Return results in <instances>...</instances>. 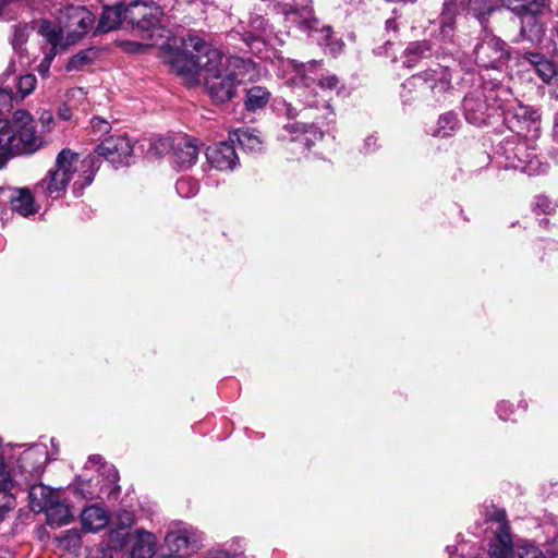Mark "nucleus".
I'll use <instances>...</instances> for the list:
<instances>
[{
  "label": "nucleus",
  "mask_w": 558,
  "mask_h": 558,
  "mask_svg": "<svg viewBox=\"0 0 558 558\" xmlns=\"http://www.w3.org/2000/svg\"><path fill=\"white\" fill-rule=\"evenodd\" d=\"M205 68V86L216 104H225L238 96L239 87L255 74L254 63L239 57H226L217 49L209 53Z\"/></svg>",
  "instance_id": "obj_1"
},
{
  "label": "nucleus",
  "mask_w": 558,
  "mask_h": 558,
  "mask_svg": "<svg viewBox=\"0 0 558 558\" xmlns=\"http://www.w3.org/2000/svg\"><path fill=\"white\" fill-rule=\"evenodd\" d=\"M96 172V156H86L80 160L78 154L63 148L56 157L54 166L36 185V193L58 198L73 181L74 193L78 194L88 186Z\"/></svg>",
  "instance_id": "obj_2"
},
{
  "label": "nucleus",
  "mask_w": 558,
  "mask_h": 558,
  "mask_svg": "<svg viewBox=\"0 0 558 558\" xmlns=\"http://www.w3.org/2000/svg\"><path fill=\"white\" fill-rule=\"evenodd\" d=\"M287 116L289 119L301 118V121L287 123L280 134V138L289 142H299L303 149H308L317 141L323 138V128L333 123L335 112L329 100H311L306 96L304 107L296 110L291 105H287Z\"/></svg>",
  "instance_id": "obj_3"
},
{
  "label": "nucleus",
  "mask_w": 558,
  "mask_h": 558,
  "mask_svg": "<svg viewBox=\"0 0 558 558\" xmlns=\"http://www.w3.org/2000/svg\"><path fill=\"white\" fill-rule=\"evenodd\" d=\"M288 28L295 27L313 37L332 54L340 52L343 43L333 37L332 28L314 14L312 0H274Z\"/></svg>",
  "instance_id": "obj_4"
},
{
  "label": "nucleus",
  "mask_w": 558,
  "mask_h": 558,
  "mask_svg": "<svg viewBox=\"0 0 558 558\" xmlns=\"http://www.w3.org/2000/svg\"><path fill=\"white\" fill-rule=\"evenodd\" d=\"M0 134L7 156L34 154L45 144L33 116L23 109L14 111L11 121L0 118Z\"/></svg>",
  "instance_id": "obj_5"
},
{
  "label": "nucleus",
  "mask_w": 558,
  "mask_h": 558,
  "mask_svg": "<svg viewBox=\"0 0 558 558\" xmlns=\"http://www.w3.org/2000/svg\"><path fill=\"white\" fill-rule=\"evenodd\" d=\"M497 155L499 165L505 169L519 170L527 175H538L548 169L545 158L538 154L537 145L526 137L506 138Z\"/></svg>",
  "instance_id": "obj_6"
},
{
  "label": "nucleus",
  "mask_w": 558,
  "mask_h": 558,
  "mask_svg": "<svg viewBox=\"0 0 558 558\" xmlns=\"http://www.w3.org/2000/svg\"><path fill=\"white\" fill-rule=\"evenodd\" d=\"M414 89L416 98L428 105L442 104L452 96L449 66L436 64L434 68L413 75L403 84V92Z\"/></svg>",
  "instance_id": "obj_7"
},
{
  "label": "nucleus",
  "mask_w": 558,
  "mask_h": 558,
  "mask_svg": "<svg viewBox=\"0 0 558 558\" xmlns=\"http://www.w3.org/2000/svg\"><path fill=\"white\" fill-rule=\"evenodd\" d=\"M287 82L296 87H304L308 93L315 92L318 87L324 93H338L340 87L339 78L329 72H324L316 61L300 63L296 60L288 59L283 62Z\"/></svg>",
  "instance_id": "obj_8"
},
{
  "label": "nucleus",
  "mask_w": 558,
  "mask_h": 558,
  "mask_svg": "<svg viewBox=\"0 0 558 558\" xmlns=\"http://www.w3.org/2000/svg\"><path fill=\"white\" fill-rule=\"evenodd\" d=\"M216 50L217 48L205 43L198 36L190 35L184 40V52L172 59L171 68L179 75L195 77L199 72L205 73V68L202 65L203 60H206L209 53Z\"/></svg>",
  "instance_id": "obj_9"
},
{
  "label": "nucleus",
  "mask_w": 558,
  "mask_h": 558,
  "mask_svg": "<svg viewBox=\"0 0 558 558\" xmlns=\"http://www.w3.org/2000/svg\"><path fill=\"white\" fill-rule=\"evenodd\" d=\"M475 62L485 69L498 71L509 59L508 46L499 37L485 32L474 48Z\"/></svg>",
  "instance_id": "obj_10"
},
{
  "label": "nucleus",
  "mask_w": 558,
  "mask_h": 558,
  "mask_svg": "<svg viewBox=\"0 0 558 558\" xmlns=\"http://www.w3.org/2000/svg\"><path fill=\"white\" fill-rule=\"evenodd\" d=\"M57 21L68 36V44H75L92 27L93 14L83 7L65 5L59 11Z\"/></svg>",
  "instance_id": "obj_11"
},
{
  "label": "nucleus",
  "mask_w": 558,
  "mask_h": 558,
  "mask_svg": "<svg viewBox=\"0 0 558 558\" xmlns=\"http://www.w3.org/2000/svg\"><path fill=\"white\" fill-rule=\"evenodd\" d=\"M158 145L162 148H170L171 161L179 170H187L193 167L201 151L199 142L186 135L161 138Z\"/></svg>",
  "instance_id": "obj_12"
},
{
  "label": "nucleus",
  "mask_w": 558,
  "mask_h": 558,
  "mask_svg": "<svg viewBox=\"0 0 558 558\" xmlns=\"http://www.w3.org/2000/svg\"><path fill=\"white\" fill-rule=\"evenodd\" d=\"M133 143L124 134L112 135L105 138L97 147L94 154L88 156H96V170L99 168V157H104L107 161L114 167L129 165L133 156Z\"/></svg>",
  "instance_id": "obj_13"
},
{
  "label": "nucleus",
  "mask_w": 558,
  "mask_h": 558,
  "mask_svg": "<svg viewBox=\"0 0 558 558\" xmlns=\"http://www.w3.org/2000/svg\"><path fill=\"white\" fill-rule=\"evenodd\" d=\"M165 544L174 554L191 555L203 547L204 535L189 524H180L166 533Z\"/></svg>",
  "instance_id": "obj_14"
},
{
  "label": "nucleus",
  "mask_w": 558,
  "mask_h": 558,
  "mask_svg": "<svg viewBox=\"0 0 558 558\" xmlns=\"http://www.w3.org/2000/svg\"><path fill=\"white\" fill-rule=\"evenodd\" d=\"M48 462V450L44 444H35L23 449L17 458V471L24 482H36L40 478Z\"/></svg>",
  "instance_id": "obj_15"
},
{
  "label": "nucleus",
  "mask_w": 558,
  "mask_h": 558,
  "mask_svg": "<svg viewBox=\"0 0 558 558\" xmlns=\"http://www.w3.org/2000/svg\"><path fill=\"white\" fill-rule=\"evenodd\" d=\"M465 120L474 125H483L494 110L482 85L470 90L462 101Z\"/></svg>",
  "instance_id": "obj_16"
},
{
  "label": "nucleus",
  "mask_w": 558,
  "mask_h": 558,
  "mask_svg": "<svg viewBox=\"0 0 558 558\" xmlns=\"http://www.w3.org/2000/svg\"><path fill=\"white\" fill-rule=\"evenodd\" d=\"M161 13L159 5L141 0H135L123 7L124 21L140 31H148L154 27L158 23Z\"/></svg>",
  "instance_id": "obj_17"
},
{
  "label": "nucleus",
  "mask_w": 558,
  "mask_h": 558,
  "mask_svg": "<svg viewBox=\"0 0 558 558\" xmlns=\"http://www.w3.org/2000/svg\"><path fill=\"white\" fill-rule=\"evenodd\" d=\"M481 80V85L488 96L493 110L500 109L505 114L511 113V108L517 102L511 88L504 84L499 77L493 76L490 73H482Z\"/></svg>",
  "instance_id": "obj_18"
},
{
  "label": "nucleus",
  "mask_w": 558,
  "mask_h": 558,
  "mask_svg": "<svg viewBox=\"0 0 558 558\" xmlns=\"http://www.w3.org/2000/svg\"><path fill=\"white\" fill-rule=\"evenodd\" d=\"M10 203L14 213L23 217L35 215L39 205L27 187H0V203Z\"/></svg>",
  "instance_id": "obj_19"
},
{
  "label": "nucleus",
  "mask_w": 558,
  "mask_h": 558,
  "mask_svg": "<svg viewBox=\"0 0 558 558\" xmlns=\"http://www.w3.org/2000/svg\"><path fill=\"white\" fill-rule=\"evenodd\" d=\"M493 520L497 526L494 530L495 541L490 545L489 555L492 558H511L512 538L505 510H496Z\"/></svg>",
  "instance_id": "obj_20"
},
{
  "label": "nucleus",
  "mask_w": 558,
  "mask_h": 558,
  "mask_svg": "<svg viewBox=\"0 0 558 558\" xmlns=\"http://www.w3.org/2000/svg\"><path fill=\"white\" fill-rule=\"evenodd\" d=\"M37 33L47 44V46H43L46 48V52L58 54L72 45L68 44V36L58 21L54 23L49 20H40L37 24Z\"/></svg>",
  "instance_id": "obj_21"
},
{
  "label": "nucleus",
  "mask_w": 558,
  "mask_h": 558,
  "mask_svg": "<svg viewBox=\"0 0 558 558\" xmlns=\"http://www.w3.org/2000/svg\"><path fill=\"white\" fill-rule=\"evenodd\" d=\"M206 159L210 167L218 171H232L239 162L233 145L228 142L209 146L206 150Z\"/></svg>",
  "instance_id": "obj_22"
},
{
  "label": "nucleus",
  "mask_w": 558,
  "mask_h": 558,
  "mask_svg": "<svg viewBox=\"0 0 558 558\" xmlns=\"http://www.w3.org/2000/svg\"><path fill=\"white\" fill-rule=\"evenodd\" d=\"M126 544L132 558H151L156 554V536L143 529L129 533Z\"/></svg>",
  "instance_id": "obj_23"
},
{
  "label": "nucleus",
  "mask_w": 558,
  "mask_h": 558,
  "mask_svg": "<svg viewBox=\"0 0 558 558\" xmlns=\"http://www.w3.org/2000/svg\"><path fill=\"white\" fill-rule=\"evenodd\" d=\"M518 17L532 15L533 17H547L549 0H499Z\"/></svg>",
  "instance_id": "obj_24"
},
{
  "label": "nucleus",
  "mask_w": 558,
  "mask_h": 558,
  "mask_svg": "<svg viewBox=\"0 0 558 558\" xmlns=\"http://www.w3.org/2000/svg\"><path fill=\"white\" fill-rule=\"evenodd\" d=\"M522 64H527V70L534 71L544 83H549L557 75V68L554 62L543 54L533 51H526L521 57Z\"/></svg>",
  "instance_id": "obj_25"
},
{
  "label": "nucleus",
  "mask_w": 558,
  "mask_h": 558,
  "mask_svg": "<svg viewBox=\"0 0 558 558\" xmlns=\"http://www.w3.org/2000/svg\"><path fill=\"white\" fill-rule=\"evenodd\" d=\"M510 118L517 120V136H520V134L525 130H533L534 132L538 130L539 116L536 110L529 106H523L515 102V105H513L511 108V113L506 114L507 120Z\"/></svg>",
  "instance_id": "obj_26"
},
{
  "label": "nucleus",
  "mask_w": 558,
  "mask_h": 558,
  "mask_svg": "<svg viewBox=\"0 0 558 558\" xmlns=\"http://www.w3.org/2000/svg\"><path fill=\"white\" fill-rule=\"evenodd\" d=\"M28 486L31 509L34 512H43L58 496L48 486L36 482H25Z\"/></svg>",
  "instance_id": "obj_27"
},
{
  "label": "nucleus",
  "mask_w": 558,
  "mask_h": 558,
  "mask_svg": "<svg viewBox=\"0 0 558 558\" xmlns=\"http://www.w3.org/2000/svg\"><path fill=\"white\" fill-rule=\"evenodd\" d=\"M521 20L520 36L531 44L538 45L543 41L546 31L547 17H533L525 15Z\"/></svg>",
  "instance_id": "obj_28"
},
{
  "label": "nucleus",
  "mask_w": 558,
  "mask_h": 558,
  "mask_svg": "<svg viewBox=\"0 0 558 558\" xmlns=\"http://www.w3.org/2000/svg\"><path fill=\"white\" fill-rule=\"evenodd\" d=\"M46 513L47 523L52 527H59L73 520L70 506L59 501L58 497L43 511Z\"/></svg>",
  "instance_id": "obj_29"
},
{
  "label": "nucleus",
  "mask_w": 558,
  "mask_h": 558,
  "mask_svg": "<svg viewBox=\"0 0 558 558\" xmlns=\"http://www.w3.org/2000/svg\"><path fill=\"white\" fill-rule=\"evenodd\" d=\"M81 522L85 531L97 532L107 525L108 515L105 509L93 505L82 511Z\"/></svg>",
  "instance_id": "obj_30"
},
{
  "label": "nucleus",
  "mask_w": 558,
  "mask_h": 558,
  "mask_svg": "<svg viewBox=\"0 0 558 558\" xmlns=\"http://www.w3.org/2000/svg\"><path fill=\"white\" fill-rule=\"evenodd\" d=\"M462 0H445L444 9L440 15V34L445 39H449L454 31V17Z\"/></svg>",
  "instance_id": "obj_31"
},
{
  "label": "nucleus",
  "mask_w": 558,
  "mask_h": 558,
  "mask_svg": "<svg viewBox=\"0 0 558 558\" xmlns=\"http://www.w3.org/2000/svg\"><path fill=\"white\" fill-rule=\"evenodd\" d=\"M122 21H124L122 4L105 7L97 26V32L108 33L113 31L120 26Z\"/></svg>",
  "instance_id": "obj_32"
},
{
  "label": "nucleus",
  "mask_w": 558,
  "mask_h": 558,
  "mask_svg": "<svg viewBox=\"0 0 558 558\" xmlns=\"http://www.w3.org/2000/svg\"><path fill=\"white\" fill-rule=\"evenodd\" d=\"M251 36L244 40L250 44V40L263 39L270 40L272 37L278 38L280 43H283L281 37L274 34L272 27L269 26L267 20L260 15H251L250 21Z\"/></svg>",
  "instance_id": "obj_33"
},
{
  "label": "nucleus",
  "mask_w": 558,
  "mask_h": 558,
  "mask_svg": "<svg viewBox=\"0 0 558 558\" xmlns=\"http://www.w3.org/2000/svg\"><path fill=\"white\" fill-rule=\"evenodd\" d=\"M432 47L428 41L410 43L403 52V63L408 68L415 66L420 60L430 56Z\"/></svg>",
  "instance_id": "obj_34"
},
{
  "label": "nucleus",
  "mask_w": 558,
  "mask_h": 558,
  "mask_svg": "<svg viewBox=\"0 0 558 558\" xmlns=\"http://www.w3.org/2000/svg\"><path fill=\"white\" fill-rule=\"evenodd\" d=\"M240 146L250 153H258L263 148V141L256 130L239 129L234 133Z\"/></svg>",
  "instance_id": "obj_35"
},
{
  "label": "nucleus",
  "mask_w": 558,
  "mask_h": 558,
  "mask_svg": "<svg viewBox=\"0 0 558 558\" xmlns=\"http://www.w3.org/2000/svg\"><path fill=\"white\" fill-rule=\"evenodd\" d=\"M269 92L262 86H254L246 92L245 108L255 111L265 107L269 100Z\"/></svg>",
  "instance_id": "obj_36"
},
{
  "label": "nucleus",
  "mask_w": 558,
  "mask_h": 558,
  "mask_svg": "<svg viewBox=\"0 0 558 558\" xmlns=\"http://www.w3.org/2000/svg\"><path fill=\"white\" fill-rule=\"evenodd\" d=\"M32 33V28L26 24H17L13 26V34L11 37V45L13 50L23 57L26 53V43Z\"/></svg>",
  "instance_id": "obj_37"
},
{
  "label": "nucleus",
  "mask_w": 558,
  "mask_h": 558,
  "mask_svg": "<svg viewBox=\"0 0 558 558\" xmlns=\"http://www.w3.org/2000/svg\"><path fill=\"white\" fill-rule=\"evenodd\" d=\"M458 126V118L453 112H447L439 117L435 129L432 132L433 136L447 137L450 136Z\"/></svg>",
  "instance_id": "obj_38"
},
{
  "label": "nucleus",
  "mask_w": 558,
  "mask_h": 558,
  "mask_svg": "<svg viewBox=\"0 0 558 558\" xmlns=\"http://www.w3.org/2000/svg\"><path fill=\"white\" fill-rule=\"evenodd\" d=\"M466 10L483 25L487 15L495 10L493 0H469Z\"/></svg>",
  "instance_id": "obj_39"
},
{
  "label": "nucleus",
  "mask_w": 558,
  "mask_h": 558,
  "mask_svg": "<svg viewBox=\"0 0 558 558\" xmlns=\"http://www.w3.org/2000/svg\"><path fill=\"white\" fill-rule=\"evenodd\" d=\"M37 80L34 74H25L20 76L16 82L17 92L14 93L16 101L21 102L24 100V98L31 95L34 92Z\"/></svg>",
  "instance_id": "obj_40"
},
{
  "label": "nucleus",
  "mask_w": 558,
  "mask_h": 558,
  "mask_svg": "<svg viewBox=\"0 0 558 558\" xmlns=\"http://www.w3.org/2000/svg\"><path fill=\"white\" fill-rule=\"evenodd\" d=\"M175 190L182 197L189 198L198 193V182L191 178H180L175 183Z\"/></svg>",
  "instance_id": "obj_41"
},
{
  "label": "nucleus",
  "mask_w": 558,
  "mask_h": 558,
  "mask_svg": "<svg viewBox=\"0 0 558 558\" xmlns=\"http://www.w3.org/2000/svg\"><path fill=\"white\" fill-rule=\"evenodd\" d=\"M12 487L13 485H0V519L15 506V497L10 493Z\"/></svg>",
  "instance_id": "obj_42"
},
{
  "label": "nucleus",
  "mask_w": 558,
  "mask_h": 558,
  "mask_svg": "<svg viewBox=\"0 0 558 558\" xmlns=\"http://www.w3.org/2000/svg\"><path fill=\"white\" fill-rule=\"evenodd\" d=\"M556 203L553 202L550 198H548L545 195H538L535 197L534 204H533V210L538 214H545L550 215L556 210Z\"/></svg>",
  "instance_id": "obj_43"
},
{
  "label": "nucleus",
  "mask_w": 558,
  "mask_h": 558,
  "mask_svg": "<svg viewBox=\"0 0 558 558\" xmlns=\"http://www.w3.org/2000/svg\"><path fill=\"white\" fill-rule=\"evenodd\" d=\"M515 554L518 558H545L535 545L526 542L517 545Z\"/></svg>",
  "instance_id": "obj_44"
},
{
  "label": "nucleus",
  "mask_w": 558,
  "mask_h": 558,
  "mask_svg": "<svg viewBox=\"0 0 558 558\" xmlns=\"http://www.w3.org/2000/svg\"><path fill=\"white\" fill-rule=\"evenodd\" d=\"M22 4L36 8L34 0H0V15H9L11 12H13L16 8H20Z\"/></svg>",
  "instance_id": "obj_45"
},
{
  "label": "nucleus",
  "mask_w": 558,
  "mask_h": 558,
  "mask_svg": "<svg viewBox=\"0 0 558 558\" xmlns=\"http://www.w3.org/2000/svg\"><path fill=\"white\" fill-rule=\"evenodd\" d=\"M41 50H43V53H44V58L40 61V63L37 65V72L43 77H47L49 75V70H50L51 63H52V61H53V59L56 58L57 54L50 53V52H46V48H41Z\"/></svg>",
  "instance_id": "obj_46"
},
{
  "label": "nucleus",
  "mask_w": 558,
  "mask_h": 558,
  "mask_svg": "<svg viewBox=\"0 0 558 558\" xmlns=\"http://www.w3.org/2000/svg\"><path fill=\"white\" fill-rule=\"evenodd\" d=\"M16 471H14V475L12 477L4 460L0 457V485H13V482L17 483Z\"/></svg>",
  "instance_id": "obj_47"
},
{
  "label": "nucleus",
  "mask_w": 558,
  "mask_h": 558,
  "mask_svg": "<svg viewBox=\"0 0 558 558\" xmlns=\"http://www.w3.org/2000/svg\"><path fill=\"white\" fill-rule=\"evenodd\" d=\"M87 62H88L87 53L80 52L69 60V62L66 64V70L68 71L80 70Z\"/></svg>",
  "instance_id": "obj_48"
},
{
  "label": "nucleus",
  "mask_w": 558,
  "mask_h": 558,
  "mask_svg": "<svg viewBox=\"0 0 558 558\" xmlns=\"http://www.w3.org/2000/svg\"><path fill=\"white\" fill-rule=\"evenodd\" d=\"M39 122L44 132H51L54 128L52 112L49 110H43L39 114Z\"/></svg>",
  "instance_id": "obj_49"
},
{
  "label": "nucleus",
  "mask_w": 558,
  "mask_h": 558,
  "mask_svg": "<svg viewBox=\"0 0 558 558\" xmlns=\"http://www.w3.org/2000/svg\"><path fill=\"white\" fill-rule=\"evenodd\" d=\"M90 124H92L93 130L100 134L107 133L110 129L109 123L106 120L98 118V117L93 118L90 121Z\"/></svg>",
  "instance_id": "obj_50"
},
{
  "label": "nucleus",
  "mask_w": 558,
  "mask_h": 558,
  "mask_svg": "<svg viewBox=\"0 0 558 558\" xmlns=\"http://www.w3.org/2000/svg\"><path fill=\"white\" fill-rule=\"evenodd\" d=\"M58 116L60 119H62L64 121H69L72 118V110L66 106H62L59 109Z\"/></svg>",
  "instance_id": "obj_51"
},
{
  "label": "nucleus",
  "mask_w": 558,
  "mask_h": 558,
  "mask_svg": "<svg viewBox=\"0 0 558 558\" xmlns=\"http://www.w3.org/2000/svg\"><path fill=\"white\" fill-rule=\"evenodd\" d=\"M376 146V138L371 135V136H367L365 140H364V150L365 153H369L372 151Z\"/></svg>",
  "instance_id": "obj_52"
},
{
  "label": "nucleus",
  "mask_w": 558,
  "mask_h": 558,
  "mask_svg": "<svg viewBox=\"0 0 558 558\" xmlns=\"http://www.w3.org/2000/svg\"><path fill=\"white\" fill-rule=\"evenodd\" d=\"M508 407H509V404L507 402H501L497 407V413H498L499 417L504 421L508 420V415H507Z\"/></svg>",
  "instance_id": "obj_53"
},
{
  "label": "nucleus",
  "mask_w": 558,
  "mask_h": 558,
  "mask_svg": "<svg viewBox=\"0 0 558 558\" xmlns=\"http://www.w3.org/2000/svg\"><path fill=\"white\" fill-rule=\"evenodd\" d=\"M208 557L209 558H230V554L226 550L214 549V550L209 551Z\"/></svg>",
  "instance_id": "obj_54"
},
{
  "label": "nucleus",
  "mask_w": 558,
  "mask_h": 558,
  "mask_svg": "<svg viewBox=\"0 0 558 558\" xmlns=\"http://www.w3.org/2000/svg\"><path fill=\"white\" fill-rule=\"evenodd\" d=\"M4 147L5 146L2 141V134H0V169L4 167V165L7 163V160H8Z\"/></svg>",
  "instance_id": "obj_55"
},
{
  "label": "nucleus",
  "mask_w": 558,
  "mask_h": 558,
  "mask_svg": "<svg viewBox=\"0 0 558 558\" xmlns=\"http://www.w3.org/2000/svg\"><path fill=\"white\" fill-rule=\"evenodd\" d=\"M553 137L558 143V110L554 114Z\"/></svg>",
  "instance_id": "obj_56"
},
{
  "label": "nucleus",
  "mask_w": 558,
  "mask_h": 558,
  "mask_svg": "<svg viewBox=\"0 0 558 558\" xmlns=\"http://www.w3.org/2000/svg\"><path fill=\"white\" fill-rule=\"evenodd\" d=\"M0 558H16L15 554L9 549H0Z\"/></svg>",
  "instance_id": "obj_57"
},
{
  "label": "nucleus",
  "mask_w": 558,
  "mask_h": 558,
  "mask_svg": "<svg viewBox=\"0 0 558 558\" xmlns=\"http://www.w3.org/2000/svg\"><path fill=\"white\" fill-rule=\"evenodd\" d=\"M16 71V66H15V61H10L9 65H8V69L5 71V75L9 76V75H12L14 74Z\"/></svg>",
  "instance_id": "obj_58"
},
{
  "label": "nucleus",
  "mask_w": 558,
  "mask_h": 558,
  "mask_svg": "<svg viewBox=\"0 0 558 558\" xmlns=\"http://www.w3.org/2000/svg\"><path fill=\"white\" fill-rule=\"evenodd\" d=\"M159 558H184L182 555L178 554H168V555H161Z\"/></svg>",
  "instance_id": "obj_59"
},
{
  "label": "nucleus",
  "mask_w": 558,
  "mask_h": 558,
  "mask_svg": "<svg viewBox=\"0 0 558 558\" xmlns=\"http://www.w3.org/2000/svg\"><path fill=\"white\" fill-rule=\"evenodd\" d=\"M69 536L75 542H78V534L75 531L69 532Z\"/></svg>",
  "instance_id": "obj_60"
},
{
  "label": "nucleus",
  "mask_w": 558,
  "mask_h": 558,
  "mask_svg": "<svg viewBox=\"0 0 558 558\" xmlns=\"http://www.w3.org/2000/svg\"><path fill=\"white\" fill-rule=\"evenodd\" d=\"M387 26H388V27H392V21H390V20H389V21H387Z\"/></svg>",
  "instance_id": "obj_61"
},
{
  "label": "nucleus",
  "mask_w": 558,
  "mask_h": 558,
  "mask_svg": "<svg viewBox=\"0 0 558 558\" xmlns=\"http://www.w3.org/2000/svg\"><path fill=\"white\" fill-rule=\"evenodd\" d=\"M547 222H548V220H547V219H542V220H541V223H542V225H543V223H544V225H546Z\"/></svg>",
  "instance_id": "obj_62"
},
{
  "label": "nucleus",
  "mask_w": 558,
  "mask_h": 558,
  "mask_svg": "<svg viewBox=\"0 0 558 558\" xmlns=\"http://www.w3.org/2000/svg\"><path fill=\"white\" fill-rule=\"evenodd\" d=\"M556 15L558 16V7H557V10H556ZM556 33H557V36H558V26L556 27Z\"/></svg>",
  "instance_id": "obj_63"
},
{
  "label": "nucleus",
  "mask_w": 558,
  "mask_h": 558,
  "mask_svg": "<svg viewBox=\"0 0 558 558\" xmlns=\"http://www.w3.org/2000/svg\"><path fill=\"white\" fill-rule=\"evenodd\" d=\"M551 558H558V553L555 554Z\"/></svg>",
  "instance_id": "obj_64"
}]
</instances>
